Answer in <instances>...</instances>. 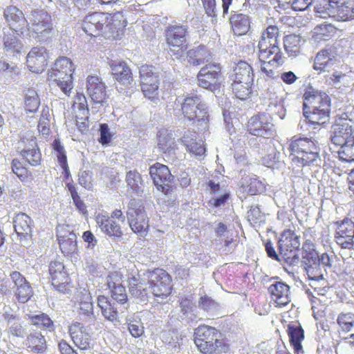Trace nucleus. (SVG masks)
I'll return each mask as SVG.
<instances>
[{"mask_svg":"<svg viewBox=\"0 0 354 354\" xmlns=\"http://www.w3.org/2000/svg\"><path fill=\"white\" fill-rule=\"evenodd\" d=\"M303 99V114L311 124L319 126L329 122L330 100L326 93L308 86Z\"/></svg>","mask_w":354,"mask_h":354,"instance_id":"1","label":"nucleus"},{"mask_svg":"<svg viewBox=\"0 0 354 354\" xmlns=\"http://www.w3.org/2000/svg\"><path fill=\"white\" fill-rule=\"evenodd\" d=\"M288 149L291 151L290 156L292 163L298 167L319 165L321 163L319 149L311 139H292Z\"/></svg>","mask_w":354,"mask_h":354,"instance_id":"2","label":"nucleus"},{"mask_svg":"<svg viewBox=\"0 0 354 354\" xmlns=\"http://www.w3.org/2000/svg\"><path fill=\"white\" fill-rule=\"evenodd\" d=\"M74 68L69 58L62 57L57 59L54 67L48 73L50 85L57 86L65 96H70L73 86Z\"/></svg>","mask_w":354,"mask_h":354,"instance_id":"3","label":"nucleus"},{"mask_svg":"<svg viewBox=\"0 0 354 354\" xmlns=\"http://www.w3.org/2000/svg\"><path fill=\"white\" fill-rule=\"evenodd\" d=\"M113 21V17L108 13L95 12L84 18L82 28L88 35L96 37L101 35L109 38L117 32L116 25Z\"/></svg>","mask_w":354,"mask_h":354,"instance_id":"4","label":"nucleus"},{"mask_svg":"<svg viewBox=\"0 0 354 354\" xmlns=\"http://www.w3.org/2000/svg\"><path fill=\"white\" fill-rule=\"evenodd\" d=\"M194 342L204 353L221 354L227 352L228 347L218 339V330L212 326H200L194 331Z\"/></svg>","mask_w":354,"mask_h":354,"instance_id":"5","label":"nucleus"},{"mask_svg":"<svg viewBox=\"0 0 354 354\" xmlns=\"http://www.w3.org/2000/svg\"><path fill=\"white\" fill-rule=\"evenodd\" d=\"M181 111L185 118L193 122H198L201 129L207 127L209 113L207 104L201 96L187 94L181 102Z\"/></svg>","mask_w":354,"mask_h":354,"instance_id":"6","label":"nucleus"},{"mask_svg":"<svg viewBox=\"0 0 354 354\" xmlns=\"http://www.w3.org/2000/svg\"><path fill=\"white\" fill-rule=\"evenodd\" d=\"M300 237L290 230H284L278 241L281 258L288 266L294 268L300 263L299 255Z\"/></svg>","mask_w":354,"mask_h":354,"instance_id":"7","label":"nucleus"},{"mask_svg":"<svg viewBox=\"0 0 354 354\" xmlns=\"http://www.w3.org/2000/svg\"><path fill=\"white\" fill-rule=\"evenodd\" d=\"M188 27L187 25L174 24L167 27L166 38L168 51L173 59L183 57L187 48Z\"/></svg>","mask_w":354,"mask_h":354,"instance_id":"8","label":"nucleus"},{"mask_svg":"<svg viewBox=\"0 0 354 354\" xmlns=\"http://www.w3.org/2000/svg\"><path fill=\"white\" fill-rule=\"evenodd\" d=\"M129 227L132 231L144 237L149 227V218L147 216L144 203L140 199L132 198L129 201L126 212Z\"/></svg>","mask_w":354,"mask_h":354,"instance_id":"9","label":"nucleus"},{"mask_svg":"<svg viewBox=\"0 0 354 354\" xmlns=\"http://www.w3.org/2000/svg\"><path fill=\"white\" fill-rule=\"evenodd\" d=\"M221 66L216 63H209L202 67L198 73V85L209 90L216 95L221 93L223 77Z\"/></svg>","mask_w":354,"mask_h":354,"instance_id":"10","label":"nucleus"},{"mask_svg":"<svg viewBox=\"0 0 354 354\" xmlns=\"http://www.w3.org/2000/svg\"><path fill=\"white\" fill-rule=\"evenodd\" d=\"M149 288L158 303H162L171 293V278L162 269L157 268L149 272Z\"/></svg>","mask_w":354,"mask_h":354,"instance_id":"11","label":"nucleus"},{"mask_svg":"<svg viewBox=\"0 0 354 354\" xmlns=\"http://www.w3.org/2000/svg\"><path fill=\"white\" fill-rule=\"evenodd\" d=\"M274 125L270 116L266 113H260L251 117L246 125L247 131L257 137L270 138L274 134Z\"/></svg>","mask_w":354,"mask_h":354,"instance_id":"12","label":"nucleus"},{"mask_svg":"<svg viewBox=\"0 0 354 354\" xmlns=\"http://www.w3.org/2000/svg\"><path fill=\"white\" fill-rule=\"evenodd\" d=\"M106 86L97 76H88L86 80V93L95 105L92 109H99L107 104Z\"/></svg>","mask_w":354,"mask_h":354,"instance_id":"13","label":"nucleus"},{"mask_svg":"<svg viewBox=\"0 0 354 354\" xmlns=\"http://www.w3.org/2000/svg\"><path fill=\"white\" fill-rule=\"evenodd\" d=\"M28 19L30 20L28 30L31 29L37 35L46 37L53 30L51 17L44 10H32Z\"/></svg>","mask_w":354,"mask_h":354,"instance_id":"14","label":"nucleus"},{"mask_svg":"<svg viewBox=\"0 0 354 354\" xmlns=\"http://www.w3.org/2000/svg\"><path fill=\"white\" fill-rule=\"evenodd\" d=\"M259 58L261 62V69L270 78L279 76L277 68L285 62V57L281 52H259Z\"/></svg>","mask_w":354,"mask_h":354,"instance_id":"15","label":"nucleus"},{"mask_svg":"<svg viewBox=\"0 0 354 354\" xmlns=\"http://www.w3.org/2000/svg\"><path fill=\"white\" fill-rule=\"evenodd\" d=\"M337 229L335 232L336 243L342 248L351 249L354 245V221L351 218H345L340 222L335 223Z\"/></svg>","mask_w":354,"mask_h":354,"instance_id":"16","label":"nucleus"},{"mask_svg":"<svg viewBox=\"0 0 354 354\" xmlns=\"http://www.w3.org/2000/svg\"><path fill=\"white\" fill-rule=\"evenodd\" d=\"M149 174L159 191L166 193L169 189V183L173 181L174 177L167 166L156 162L150 167Z\"/></svg>","mask_w":354,"mask_h":354,"instance_id":"17","label":"nucleus"},{"mask_svg":"<svg viewBox=\"0 0 354 354\" xmlns=\"http://www.w3.org/2000/svg\"><path fill=\"white\" fill-rule=\"evenodd\" d=\"M10 277L14 286V295L20 303H26L33 295V290L26 279L17 271L12 272Z\"/></svg>","mask_w":354,"mask_h":354,"instance_id":"18","label":"nucleus"},{"mask_svg":"<svg viewBox=\"0 0 354 354\" xmlns=\"http://www.w3.org/2000/svg\"><path fill=\"white\" fill-rule=\"evenodd\" d=\"M300 262L310 279L319 281L324 279L319 263V255L314 250L304 251Z\"/></svg>","mask_w":354,"mask_h":354,"instance_id":"19","label":"nucleus"},{"mask_svg":"<svg viewBox=\"0 0 354 354\" xmlns=\"http://www.w3.org/2000/svg\"><path fill=\"white\" fill-rule=\"evenodd\" d=\"M353 128L351 121L346 119H339L332 125L330 129V141L335 147L345 143L353 138Z\"/></svg>","mask_w":354,"mask_h":354,"instance_id":"20","label":"nucleus"},{"mask_svg":"<svg viewBox=\"0 0 354 354\" xmlns=\"http://www.w3.org/2000/svg\"><path fill=\"white\" fill-rule=\"evenodd\" d=\"M4 17L8 23V29L20 31L21 34L24 30H28L29 22L25 18L23 12L14 6L7 7L3 12Z\"/></svg>","mask_w":354,"mask_h":354,"instance_id":"21","label":"nucleus"},{"mask_svg":"<svg viewBox=\"0 0 354 354\" xmlns=\"http://www.w3.org/2000/svg\"><path fill=\"white\" fill-rule=\"evenodd\" d=\"M48 53L44 47H34L26 57L27 65L32 73H41L47 65Z\"/></svg>","mask_w":354,"mask_h":354,"instance_id":"22","label":"nucleus"},{"mask_svg":"<svg viewBox=\"0 0 354 354\" xmlns=\"http://www.w3.org/2000/svg\"><path fill=\"white\" fill-rule=\"evenodd\" d=\"M279 30L275 26H268L261 35L258 46L259 52H281L278 46Z\"/></svg>","mask_w":354,"mask_h":354,"instance_id":"23","label":"nucleus"},{"mask_svg":"<svg viewBox=\"0 0 354 354\" xmlns=\"http://www.w3.org/2000/svg\"><path fill=\"white\" fill-rule=\"evenodd\" d=\"M113 78L121 84L128 86L133 82V77L128 64L123 61H111L109 64Z\"/></svg>","mask_w":354,"mask_h":354,"instance_id":"24","label":"nucleus"},{"mask_svg":"<svg viewBox=\"0 0 354 354\" xmlns=\"http://www.w3.org/2000/svg\"><path fill=\"white\" fill-rule=\"evenodd\" d=\"M69 333L74 344L82 350H86L90 347L91 335L84 325L75 322L69 326Z\"/></svg>","mask_w":354,"mask_h":354,"instance_id":"25","label":"nucleus"},{"mask_svg":"<svg viewBox=\"0 0 354 354\" xmlns=\"http://www.w3.org/2000/svg\"><path fill=\"white\" fill-rule=\"evenodd\" d=\"M14 228L21 241H28L32 236V221L25 213L17 214L13 220Z\"/></svg>","mask_w":354,"mask_h":354,"instance_id":"26","label":"nucleus"},{"mask_svg":"<svg viewBox=\"0 0 354 354\" xmlns=\"http://www.w3.org/2000/svg\"><path fill=\"white\" fill-rule=\"evenodd\" d=\"M289 290V286L282 281L275 282L268 288L272 299L279 306H284L290 303Z\"/></svg>","mask_w":354,"mask_h":354,"instance_id":"27","label":"nucleus"},{"mask_svg":"<svg viewBox=\"0 0 354 354\" xmlns=\"http://www.w3.org/2000/svg\"><path fill=\"white\" fill-rule=\"evenodd\" d=\"M254 73L252 67L246 62L241 61L234 68L232 79L234 82L243 84H253Z\"/></svg>","mask_w":354,"mask_h":354,"instance_id":"28","label":"nucleus"},{"mask_svg":"<svg viewBox=\"0 0 354 354\" xmlns=\"http://www.w3.org/2000/svg\"><path fill=\"white\" fill-rule=\"evenodd\" d=\"M184 336L176 330H162L160 333V338L167 346L168 349L174 352H178L183 344Z\"/></svg>","mask_w":354,"mask_h":354,"instance_id":"29","label":"nucleus"},{"mask_svg":"<svg viewBox=\"0 0 354 354\" xmlns=\"http://www.w3.org/2000/svg\"><path fill=\"white\" fill-rule=\"evenodd\" d=\"M97 225L101 230L109 236L121 237L122 232L120 226L107 215L99 214L96 216Z\"/></svg>","mask_w":354,"mask_h":354,"instance_id":"30","label":"nucleus"},{"mask_svg":"<svg viewBox=\"0 0 354 354\" xmlns=\"http://www.w3.org/2000/svg\"><path fill=\"white\" fill-rule=\"evenodd\" d=\"M229 19L235 35H243L249 31L250 28V19L248 15L234 12L231 15Z\"/></svg>","mask_w":354,"mask_h":354,"instance_id":"31","label":"nucleus"},{"mask_svg":"<svg viewBox=\"0 0 354 354\" xmlns=\"http://www.w3.org/2000/svg\"><path fill=\"white\" fill-rule=\"evenodd\" d=\"M194 137L195 133H185L179 140L184 146H185L187 151L195 156L200 158L204 155L206 149L204 147L203 142L201 140L196 141L194 138Z\"/></svg>","mask_w":354,"mask_h":354,"instance_id":"32","label":"nucleus"},{"mask_svg":"<svg viewBox=\"0 0 354 354\" xmlns=\"http://www.w3.org/2000/svg\"><path fill=\"white\" fill-rule=\"evenodd\" d=\"M335 62V56L330 48L320 50L316 55L313 68L316 71H328Z\"/></svg>","mask_w":354,"mask_h":354,"instance_id":"33","label":"nucleus"},{"mask_svg":"<svg viewBox=\"0 0 354 354\" xmlns=\"http://www.w3.org/2000/svg\"><path fill=\"white\" fill-rule=\"evenodd\" d=\"M20 31L8 29L4 32L3 46L7 53L12 54L19 53L22 49V45L18 35Z\"/></svg>","mask_w":354,"mask_h":354,"instance_id":"34","label":"nucleus"},{"mask_svg":"<svg viewBox=\"0 0 354 354\" xmlns=\"http://www.w3.org/2000/svg\"><path fill=\"white\" fill-rule=\"evenodd\" d=\"M333 18L337 21H347L354 19V0L335 3Z\"/></svg>","mask_w":354,"mask_h":354,"instance_id":"35","label":"nucleus"},{"mask_svg":"<svg viewBox=\"0 0 354 354\" xmlns=\"http://www.w3.org/2000/svg\"><path fill=\"white\" fill-rule=\"evenodd\" d=\"M49 274L53 286H60V283H68V277L64 270V266L59 261L51 262L49 266Z\"/></svg>","mask_w":354,"mask_h":354,"instance_id":"36","label":"nucleus"},{"mask_svg":"<svg viewBox=\"0 0 354 354\" xmlns=\"http://www.w3.org/2000/svg\"><path fill=\"white\" fill-rule=\"evenodd\" d=\"M287 332L290 344L295 351L299 352L302 349L301 342L304 338V330L301 325L297 322H292L288 325Z\"/></svg>","mask_w":354,"mask_h":354,"instance_id":"37","label":"nucleus"},{"mask_svg":"<svg viewBox=\"0 0 354 354\" xmlns=\"http://www.w3.org/2000/svg\"><path fill=\"white\" fill-rule=\"evenodd\" d=\"M21 154L30 165L37 166L40 164L41 154L35 139H31L28 146L21 150Z\"/></svg>","mask_w":354,"mask_h":354,"instance_id":"38","label":"nucleus"},{"mask_svg":"<svg viewBox=\"0 0 354 354\" xmlns=\"http://www.w3.org/2000/svg\"><path fill=\"white\" fill-rule=\"evenodd\" d=\"M97 306L101 308L102 313L106 319L111 322L118 319V307L115 306V304H111L106 297L100 295L97 297Z\"/></svg>","mask_w":354,"mask_h":354,"instance_id":"39","label":"nucleus"},{"mask_svg":"<svg viewBox=\"0 0 354 354\" xmlns=\"http://www.w3.org/2000/svg\"><path fill=\"white\" fill-rule=\"evenodd\" d=\"M241 184L243 187L247 189L248 192L251 195L261 194L266 189L265 184L254 175L242 177Z\"/></svg>","mask_w":354,"mask_h":354,"instance_id":"40","label":"nucleus"},{"mask_svg":"<svg viewBox=\"0 0 354 354\" xmlns=\"http://www.w3.org/2000/svg\"><path fill=\"white\" fill-rule=\"evenodd\" d=\"M188 62L193 66H198L207 62L211 55L205 46H199L187 52Z\"/></svg>","mask_w":354,"mask_h":354,"instance_id":"41","label":"nucleus"},{"mask_svg":"<svg viewBox=\"0 0 354 354\" xmlns=\"http://www.w3.org/2000/svg\"><path fill=\"white\" fill-rule=\"evenodd\" d=\"M26 345L32 351L44 353L46 348V341L40 332L31 333L27 336Z\"/></svg>","mask_w":354,"mask_h":354,"instance_id":"42","label":"nucleus"},{"mask_svg":"<svg viewBox=\"0 0 354 354\" xmlns=\"http://www.w3.org/2000/svg\"><path fill=\"white\" fill-rule=\"evenodd\" d=\"M77 236L73 232H68L65 235H59L58 241L62 253L70 254L77 250Z\"/></svg>","mask_w":354,"mask_h":354,"instance_id":"43","label":"nucleus"},{"mask_svg":"<svg viewBox=\"0 0 354 354\" xmlns=\"http://www.w3.org/2000/svg\"><path fill=\"white\" fill-rule=\"evenodd\" d=\"M181 318L187 322L196 321L198 313L196 306L187 298L183 299L180 302Z\"/></svg>","mask_w":354,"mask_h":354,"instance_id":"44","label":"nucleus"},{"mask_svg":"<svg viewBox=\"0 0 354 354\" xmlns=\"http://www.w3.org/2000/svg\"><path fill=\"white\" fill-rule=\"evenodd\" d=\"M158 146L159 149L165 154L174 153L177 149L172 134L167 130L159 132Z\"/></svg>","mask_w":354,"mask_h":354,"instance_id":"45","label":"nucleus"},{"mask_svg":"<svg viewBox=\"0 0 354 354\" xmlns=\"http://www.w3.org/2000/svg\"><path fill=\"white\" fill-rule=\"evenodd\" d=\"M139 73L141 86H147V84H159V76L152 66L142 65L140 68Z\"/></svg>","mask_w":354,"mask_h":354,"instance_id":"46","label":"nucleus"},{"mask_svg":"<svg viewBox=\"0 0 354 354\" xmlns=\"http://www.w3.org/2000/svg\"><path fill=\"white\" fill-rule=\"evenodd\" d=\"M270 138L258 137L250 140V145L257 150L258 153L263 156L267 152L274 151V145Z\"/></svg>","mask_w":354,"mask_h":354,"instance_id":"47","label":"nucleus"},{"mask_svg":"<svg viewBox=\"0 0 354 354\" xmlns=\"http://www.w3.org/2000/svg\"><path fill=\"white\" fill-rule=\"evenodd\" d=\"M92 298L89 294H86L83 296L79 304L80 315L84 317L86 322H93L95 320V317L93 313V306Z\"/></svg>","mask_w":354,"mask_h":354,"instance_id":"48","label":"nucleus"},{"mask_svg":"<svg viewBox=\"0 0 354 354\" xmlns=\"http://www.w3.org/2000/svg\"><path fill=\"white\" fill-rule=\"evenodd\" d=\"M6 331L13 337L24 338L27 333L26 325L23 324L19 317L6 323Z\"/></svg>","mask_w":354,"mask_h":354,"instance_id":"49","label":"nucleus"},{"mask_svg":"<svg viewBox=\"0 0 354 354\" xmlns=\"http://www.w3.org/2000/svg\"><path fill=\"white\" fill-rule=\"evenodd\" d=\"M337 151L341 160L344 162H354V137L339 145Z\"/></svg>","mask_w":354,"mask_h":354,"instance_id":"50","label":"nucleus"},{"mask_svg":"<svg viewBox=\"0 0 354 354\" xmlns=\"http://www.w3.org/2000/svg\"><path fill=\"white\" fill-rule=\"evenodd\" d=\"M126 181L133 192L138 195H141L143 193L142 178L137 171L127 172Z\"/></svg>","mask_w":354,"mask_h":354,"instance_id":"51","label":"nucleus"},{"mask_svg":"<svg viewBox=\"0 0 354 354\" xmlns=\"http://www.w3.org/2000/svg\"><path fill=\"white\" fill-rule=\"evenodd\" d=\"M267 97L269 100V106H273L275 108L279 107L281 112L278 111L279 117L283 118L284 116V100L283 97L279 95L274 88H269L266 91Z\"/></svg>","mask_w":354,"mask_h":354,"instance_id":"52","label":"nucleus"},{"mask_svg":"<svg viewBox=\"0 0 354 354\" xmlns=\"http://www.w3.org/2000/svg\"><path fill=\"white\" fill-rule=\"evenodd\" d=\"M337 323L343 332L354 330V314L351 312L341 313L337 316Z\"/></svg>","mask_w":354,"mask_h":354,"instance_id":"53","label":"nucleus"},{"mask_svg":"<svg viewBox=\"0 0 354 354\" xmlns=\"http://www.w3.org/2000/svg\"><path fill=\"white\" fill-rule=\"evenodd\" d=\"M110 290L112 299L121 305V308L120 309L121 313H122L124 310H127V306H124L127 302V295L125 288L120 283Z\"/></svg>","mask_w":354,"mask_h":354,"instance_id":"54","label":"nucleus"},{"mask_svg":"<svg viewBox=\"0 0 354 354\" xmlns=\"http://www.w3.org/2000/svg\"><path fill=\"white\" fill-rule=\"evenodd\" d=\"M127 328L132 337L138 338L145 333L143 324L140 319L129 317L127 319Z\"/></svg>","mask_w":354,"mask_h":354,"instance_id":"55","label":"nucleus"},{"mask_svg":"<svg viewBox=\"0 0 354 354\" xmlns=\"http://www.w3.org/2000/svg\"><path fill=\"white\" fill-rule=\"evenodd\" d=\"M300 38L295 35H289L284 38V48L291 56H295L299 53Z\"/></svg>","mask_w":354,"mask_h":354,"instance_id":"56","label":"nucleus"},{"mask_svg":"<svg viewBox=\"0 0 354 354\" xmlns=\"http://www.w3.org/2000/svg\"><path fill=\"white\" fill-rule=\"evenodd\" d=\"M39 106L37 93L34 90H28L25 97V110L30 113L35 112Z\"/></svg>","mask_w":354,"mask_h":354,"instance_id":"57","label":"nucleus"},{"mask_svg":"<svg viewBox=\"0 0 354 354\" xmlns=\"http://www.w3.org/2000/svg\"><path fill=\"white\" fill-rule=\"evenodd\" d=\"M198 307L207 313H216L219 310L220 305L211 297L205 295L200 297Z\"/></svg>","mask_w":354,"mask_h":354,"instance_id":"58","label":"nucleus"},{"mask_svg":"<svg viewBox=\"0 0 354 354\" xmlns=\"http://www.w3.org/2000/svg\"><path fill=\"white\" fill-rule=\"evenodd\" d=\"M253 84H243L239 82H234L232 84V91L237 98L245 100L251 93V88Z\"/></svg>","mask_w":354,"mask_h":354,"instance_id":"59","label":"nucleus"},{"mask_svg":"<svg viewBox=\"0 0 354 354\" xmlns=\"http://www.w3.org/2000/svg\"><path fill=\"white\" fill-rule=\"evenodd\" d=\"M32 324L39 328L52 330L53 323L50 318L46 314L41 313L31 317Z\"/></svg>","mask_w":354,"mask_h":354,"instance_id":"60","label":"nucleus"},{"mask_svg":"<svg viewBox=\"0 0 354 354\" xmlns=\"http://www.w3.org/2000/svg\"><path fill=\"white\" fill-rule=\"evenodd\" d=\"M53 148L57 153V157L60 166L66 173H68L66 156L63 146L61 145V143L59 141L55 140L53 143Z\"/></svg>","mask_w":354,"mask_h":354,"instance_id":"61","label":"nucleus"},{"mask_svg":"<svg viewBox=\"0 0 354 354\" xmlns=\"http://www.w3.org/2000/svg\"><path fill=\"white\" fill-rule=\"evenodd\" d=\"M129 292L138 301H145L147 300V292L143 284L129 288Z\"/></svg>","mask_w":354,"mask_h":354,"instance_id":"62","label":"nucleus"},{"mask_svg":"<svg viewBox=\"0 0 354 354\" xmlns=\"http://www.w3.org/2000/svg\"><path fill=\"white\" fill-rule=\"evenodd\" d=\"M158 87L159 84H147L142 86V91L146 97L155 102L158 99Z\"/></svg>","mask_w":354,"mask_h":354,"instance_id":"63","label":"nucleus"},{"mask_svg":"<svg viewBox=\"0 0 354 354\" xmlns=\"http://www.w3.org/2000/svg\"><path fill=\"white\" fill-rule=\"evenodd\" d=\"M279 158V153L276 149L274 151L267 152V153L261 156V163L268 167H273L278 162Z\"/></svg>","mask_w":354,"mask_h":354,"instance_id":"64","label":"nucleus"}]
</instances>
